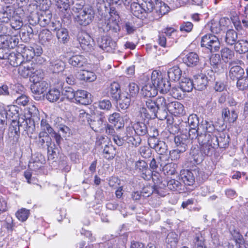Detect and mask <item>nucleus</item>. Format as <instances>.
<instances>
[{"label": "nucleus", "mask_w": 248, "mask_h": 248, "mask_svg": "<svg viewBox=\"0 0 248 248\" xmlns=\"http://www.w3.org/2000/svg\"><path fill=\"white\" fill-rule=\"evenodd\" d=\"M170 82L164 78L162 73L158 70L152 72L151 82L149 79L141 89L143 96L151 98L156 95L159 91L162 93H167L170 89Z\"/></svg>", "instance_id": "1"}, {"label": "nucleus", "mask_w": 248, "mask_h": 248, "mask_svg": "<svg viewBox=\"0 0 248 248\" xmlns=\"http://www.w3.org/2000/svg\"><path fill=\"white\" fill-rule=\"evenodd\" d=\"M74 6L72 8L74 19L76 23L83 26L90 24L94 16V12L91 7H84V2H73Z\"/></svg>", "instance_id": "2"}, {"label": "nucleus", "mask_w": 248, "mask_h": 248, "mask_svg": "<svg viewBox=\"0 0 248 248\" xmlns=\"http://www.w3.org/2000/svg\"><path fill=\"white\" fill-rule=\"evenodd\" d=\"M130 10L132 14L139 18H148L151 20L153 2L152 0H138V2L131 3Z\"/></svg>", "instance_id": "3"}, {"label": "nucleus", "mask_w": 248, "mask_h": 248, "mask_svg": "<svg viewBox=\"0 0 248 248\" xmlns=\"http://www.w3.org/2000/svg\"><path fill=\"white\" fill-rule=\"evenodd\" d=\"M218 138L210 131L207 126L204 131V136L200 135L198 138V142L202 146V151L205 155H209L215 148L221 147Z\"/></svg>", "instance_id": "4"}, {"label": "nucleus", "mask_w": 248, "mask_h": 248, "mask_svg": "<svg viewBox=\"0 0 248 248\" xmlns=\"http://www.w3.org/2000/svg\"><path fill=\"white\" fill-rule=\"evenodd\" d=\"M145 104H143V107L140 110L141 117L145 120L154 119L158 118L162 120L163 118L157 115V107L155 101L152 100L151 98H147L144 101Z\"/></svg>", "instance_id": "5"}, {"label": "nucleus", "mask_w": 248, "mask_h": 248, "mask_svg": "<svg viewBox=\"0 0 248 248\" xmlns=\"http://www.w3.org/2000/svg\"><path fill=\"white\" fill-rule=\"evenodd\" d=\"M110 93L116 100L119 99L120 107L124 109L127 108L130 104V98L126 93H120V87L117 82H113L110 86Z\"/></svg>", "instance_id": "6"}, {"label": "nucleus", "mask_w": 248, "mask_h": 248, "mask_svg": "<svg viewBox=\"0 0 248 248\" xmlns=\"http://www.w3.org/2000/svg\"><path fill=\"white\" fill-rule=\"evenodd\" d=\"M201 45L202 47H205L210 52L218 51L220 47L218 37L210 33L206 34L202 37Z\"/></svg>", "instance_id": "7"}, {"label": "nucleus", "mask_w": 248, "mask_h": 248, "mask_svg": "<svg viewBox=\"0 0 248 248\" xmlns=\"http://www.w3.org/2000/svg\"><path fill=\"white\" fill-rule=\"evenodd\" d=\"M78 41L82 49L91 52L94 49L95 43L93 39L86 32L81 31L78 35Z\"/></svg>", "instance_id": "8"}, {"label": "nucleus", "mask_w": 248, "mask_h": 248, "mask_svg": "<svg viewBox=\"0 0 248 248\" xmlns=\"http://www.w3.org/2000/svg\"><path fill=\"white\" fill-rule=\"evenodd\" d=\"M169 11V7L166 4L158 0H156L155 5L153 3V10L151 12V20L160 18Z\"/></svg>", "instance_id": "9"}, {"label": "nucleus", "mask_w": 248, "mask_h": 248, "mask_svg": "<svg viewBox=\"0 0 248 248\" xmlns=\"http://www.w3.org/2000/svg\"><path fill=\"white\" fill-rule=\"evenodd\" d=\"M27 125V120L23 116L19 118L18 122H13V124L11 125L9 129V137H13L14 141H16L19 136V127Z\"/></svg>", "instance_id": "10"}, {"label": "nucleus", "mask_w": 248, "mask_h": 248, "mask_svg": "<svg viewBox=\"0 0 248 248\" xmlns=\"http://www.w3.org/2000/svg\"><path fill=\"white\" fill-rule=\"evenodd\" d=\"M18 66L19 74L23 78H27L31 76L32 73L34 72L37 64L31 61L24 60Z\"/></svg>", "instance_id": "11"}, {"label": "nucleus", "mask_w": 248, "mask_h": 248, "mask_svg": "<svg viewBox=\"0 0 248 248\" xmlns=\"http://www.w3.org/2000/svg\"><path fill=\"white\" fill-rule=\"evenodd\" d=\"M37 8L38 5L36 3H30L28 5H26L22 9L23 11L29 15L28 20L30 24H36L40 20L37 14Z\"/></svg>", "instance_id": "12"}, {"label": "nucleus", "mask_w": 248, "mask_h": 248, "mask_svg": "<svg viewBox=\"0 0 248 248\" xmlns=\"http://www.w3.org/2000/svg\"><path fill=\"white\" fill-rule=\"evenodd\" d=\"M124 138L129 146L132 147L138 146L141 141V139L139 136L132 132L131 128H126L125 136Z\"/></svg>", "instance_id": "13"}, {"label": "nucleus", "mask_w": 248, "mask_h": 248, "mask_svg": "<svg viewBox=\"0 0 248 248\" xmlns=\"http://www.w3.org/2000/svg\"><path fill=\"white\" fill-rule=\"evenodd\" d=\"M120 16L115 8L110 7L108 15L105 19V23L109 29H116Z\"/></svg>", "instance_id": "14"}, {"label": "nucleus", "mask_w": 248, "mask_h": 248, "mask_svg": "<svg viewBox=\"0 0 248 248\" xmlns=\"http://www.w3.org/2000/svg\"><path fill=\"white\" fill-rule=\"evenodd\" d=\"M98 43L99 48L108 52L113 53L117 47L116 42L108 36H103Z\"/></svg>", "instance_id": "15"}, {"label": "nucleus", "mask_w": 248, "mask_h": 248, "mask_svg": "<svg viewBox=\"0 0 248 248\" xmlns=\"http://www.w3.org/2000/svg\"><path fill=\"white\" fill-rule=\"evenodd\" d=\"M65 66V63L62 60L52 58L49 61L48 68L51 72L58 74L63 71Z\"/></svg>", "instance_id": "16"}, {"label": "nucleus", "mask_w": 248, "mask_h": 248, "mask_svg": "<svg viewBox=\"0 0 248 248\" xmlns=\"http://www.w3.org/2000/svg\"><path fill=\"white\" fill-rule=\"evenodd\" d=\"M167 110L170 113L175 116L182 115L185 113L183 105L176 101L169 103Z\"/></svg>", "instance_id": "17"}, {"label": "nucleus", "mask_w": 248, "mask_h": 248, "mask_svg": "<svg viewBox=\"0 0 248 248\" xmlns=\"http://www.w3.org/2000/svg\"><path fill=\"white\" fill-rule=\"evenodd\" d=\"M209 80L204 74L201 73L195 75L193 79L195 88L200 91L204 90L206 88Z\"/></svg>", "instance_id": "18"}, {"label": "nucleus", "mask_w": 248, "mask_h": 248, "mask_svg": "<svg viewBox=\"0 0 248 248\" xmlns=\"http://www.w3.org/2000/svg\"><path fill=\"white\" fill-rule=\"evenodd\" d=\"M56 6L62 16L66 18L70 17L71 13L70 12L69 0H56Z\"/></svg>", "instance_id": "19"}, {"label": "nucleus", "mask_w": 248, "mask_h": 248, "mask_svg": "<svg viewBox=\"0 0 248 248\" xmlns=\"http://www.w3.org/2000/svg\"><path fill=\"white\" fill-rule=\"evenodd\" d=\"M150 146L154 149L158 154L163 155L167 151V145L165 143L162 141H159L155 137L152 138L149 140Z\"/></svg>", "instance_id": "20"}, {"label": "nucleus", "mask_w": 248, "mask_h": 248, "mask_svg": "<svg viewBox=\"0 0 248 248\" xmlns=\"http://www.w3.org/2000/svg\"><path fill=\"white\" fill-rule=\"evenodd\" d=\"M229 21L228 18L225 17L220 18L219 21L212 20L208 23L205 26L206 28L209 29L213 33H218L220 32L222 26H225V22Z\"/></svg>", "instance_id": "21"}, {"label": "nucleus", "mask_w": 248, "mask_h": 248, "mask_svg": "<svg viewBox=\"0 0 248 248\" xmlns=\"http://www.w3.org/2000/svg\"><path fill=\"white\" fill-rule=\"evenodd\" d=\"M136 168L140 172L141 176L146 180L151 179V170L148 169L147 164L143 160L136 163Z\"/></svg>", "instance_id": "22"}, {"label": "nucleus", "mask_w": 248, "mask_h": 248, "mask_svg": "<svg viewBox=\"0 0 248 248\" xmlns=\"http://www.w3.org/2000/svg\"><path fill=\"white\" fill-rule=\"evenodd\" d=\"M174 142L177 149L180 150V152H185L187 148V145L190 143V140L186 135L182 134L175 137Z\"/></svg>", "instance_id": "23"}, {"label": "nucleus", "mask_w": 248, "mask_h": 248, "mask_svg": "<svg viewBox=\"0 0 248 248\" xmlns=\"http://www.w3.org/2000/svg\"><path fill=\"white\" fill-rule=\"evenodd\" d=\"M222 117L224 122L233 123L238 118V113L233 109L230 110L227 108H224L222 110Z\"/></svg>", "instance_id": "24"}, {"label": "nucleus", "mask_w": 248, "mask_h": 248, "mask_svg": "<svg viewBox=\"0 0 248 248\" xmlns=\"http://www.w3.org/2000/svg\"><path fill=\"white\" fill-rule=\"evenodd\" d=\"M183 61L188 67H193L198 64L200 59L196 53L189 52L183 58Z\"/></svg>", "instance_id": "25"}, {"label": "nucleus", "mask_w": 248, "mask_h": 248, "mask_svg": "<svg viewBox=\"0 0 248 248\" xmlns=\"http://www.w3.org/2000/svg\"><path fill=\"white\" fill-rule=\"evenodd\" d=\"M69 63L73 67H82L87 64V60L82 55H76L72 56L68 60Z\"/></svg>", "instance_id": "26"}, {"label": "nucleus", "mask_w": 248, "mask_h": 248, "mask_svg": "<svg viewBox=\"0 0 248 248\" xmlns=\"http://www.w3.org/2000/svg\"><path fill=\"white\" fill-rule=\"evenodd\" d=\"M33 84L31 86V90L35 93L41 94L44 93L48 87L47 83L44 80L39 81L34 79L33 80Z\"/></svg>", "instance_id": "27"}, {"label": "nucleus", "mask_w": 248, "mask_h": 248, "mask_svg": "<svg viewBox=\"0 0 248 248\" xmlns=\"http://www.w3.org/2000/svg\"><path fill=\"white\" fill-rule=\"evenodd\" d=\"M117 154L116 149L111 143L105 144L103 148L102 155L108 160L113 159Z\"/></svg>", "instance_id": "28"}, {"label": "nucleus", "mask_w": 248, "mask_h": 248, "mask_svg": "<svg viewBox=\"0 0 248 248\" xmlns=\"http://www.w3.org/2000/svg\"><path fill=\"white\" fill-rule=\"evenodd\" d=\"M126 128H131L132 132L138 136H144L148 133L147 127L144 123L137 122Z\"/></svg>", "instance_id": "29"}, {"label": "nucleus", "mask_w": 248, "mask_h": 248, "mask_svg": "<svg viewBox=\"0 0 248 248\" xmlns=\"http://www.w3.org/2000/svg\"><path fill=\"white\" fill-rule=\"evenodd\" d=\"M90 94L84 90H78L76 92L75 101L82 105H87L90 102Z\"/></svg>", "instance_id": "30"}, {"label": "nucleus", "mask_w": 248, "mask_h": 248, "mask_svg": "<svg viewBox=\"0 0 248 248\" xmlns=\"http://www.w3.org/2000/svg\"><path fill=\"white\" fill-rule=\"evenodd\" d=\"M238 34L233 29H229L227 31L224 37L225 43L229 46L234 45L237 40Z\"/></svg>", "instance_id": "31"}, {"label": "nucleus", "mask_w": 248, "mask_h": 248, "mask_svg": "<svg viewBox=\"0 0 248 248\" xmlns=\"http://www.w3.org/2000/svg\"><path fill=\"white\" fill-rule=\"evenodd\" d=\"M180 177L186 185L191 186L195 182V178L193 173L187 170H184L180 172Z\"/></svg>", "instance_id": "32"}, {"label": "nucleus", "mask_w": 248, "mask_h": 248, "mask_svg": "<svg viewBox=\"0 0 248 248\" xmlns=\"http://www.w3.org/2000/svg\"><path fill=\"white\" fill-rule=\"evenodd\" d=\"M7 61L10 65L16 67L22 63L24 60L20 53L10 52Z\"/></svg>", "instance_id": "33"}, {"label": "nucleus", "mask_w": 248, "mask_h": 248, "mask_svg": "<svg viewBox=\"0 0 248 248\" xmlns=\"http://www.w3.org/2000/svg\"><path fill=\"white\" fill-rule=\"evenodd\" d=\"M108 121L113 124L118 129H120L124 126V122L123 117L119 113L114 112L110 115L108 117Z\"/></svg>", "instance_id": "34"}, {"label": "nucleus", "mask_w": 248, "mask_h": 248, "mask_svg": "<svg viewBox=\"0 0 248 248\" xmlns=\"http://www.w3.org/2000/svg\"><path fill=\"white\" fill-rule=\"evenodd\" d=\"M52 30L56 31L57 38L60 43L65 44L69 41V36L66 29L61 28L57 30V28H55Z\"/></svg>", "instance_id": "35"}, {"label": "nucleus", "mask_w": 248, "mask_h": 248, "mask_svg": "<svg viewBox=\"0 0 248 248\" xmlns=\"http://www.w3.org/2000/svg\"><path fill=\"white\" fill-rule=\"evenodd\" d=\"M16 14H17L15 13L13 7L6 6L3 9L0 19L3 20L4 22L9 23Z\"/></svg>", "instance_id": "36"}, {"label": "nucleus", "mask_w": 248, "mask_h": 248, "mask_svg": "<svg viewBox=\"0 0 248 248\" xmlns=\"http://www.w3.org/2000/svg\"><path fill=\"white\" fill-rule=\"evenodd\" d=\"M78 78L82 81L93 82L96 79V76L92 71L82 70L78 74Z\"/></svg>", "instance_id": "37"}, {"label": "nucleus", "mask_w": 248, "mask_h": 248, "mask_svg": "<svg viewBox=\"0 0 248 248\" xmlns=\"http://www.w3.org/2000/svg\"><path fill=\"white\" fill-rule=\"evenodd\" d=\"M182 76V71L177 66H175L169 69L168 76L170 80L178 81Z\"/></svg>", "instance_id": "38"}, {"label": "nucleus", "mask_w": 248, "mask_h": 248, "mask_svg": "<svg viewBox=\"0 0 248 248\" xmlns=\"http://www.w3.org/2000/svg\"><path fill=\"white\" fill-rule=\"evenodd\" d=\"M53 37L51 32L46 29L43 30L39 35L40 43L43 45H47L50 44Z\"/></svg>", "instance_id": "39"}, {"label": "nucleus", "mask_w": 248, "mask_h": 248, "mask_svg": "<svg viewBox=\"0 0 248 248\" xmlns=\"http://www.w3.org/2000/svg\"><path fill=\"white\" fill-rule=\"evenodd\" d=\"M244 74V71L240 66H232L230 70L229 76L233 80H236L242 77Z\"/></svg>", "instance_id": "40"}, {"label": "nucleus", "mask_w": 248, "mask_h": 248, "mask_svg": "<svg viewBox=\"0 0 248 248\" xmlns=\"http://www.w3.org/2000/svg\"><path fill=\"white\" fill-rule=\"evenodd\" d=\"M190 161L193 164H199L202 162L203 157L201 151L198 149H194L192 150L190 153Z\"/></svg>", "instance_id": "41"}, {"label": "nucleus", "mask_w": 248, "mask_h": 248, "mask_svg": "<svg viewBox=\"0 0 248 248\" xmlns=\"http://www.w3.org/2000/svg\"><path fill=\"white\" fill-rule=\"evenodd\" d=\"M62 93L60 90L57 88L50 89L46 94V98L50 102L57 101L60 98Z\"/></svg>", "instance_id": "42"}, {"label": "nucleus", "mask_w": 248, "mask_h": 248, "mask_svg": "<svg viewBox=\"0 0 248 248\" xmlns=\"http://www.w3.org/2000/svg\"><path fill=\"white\" fill-rule=\"evenodd\" d=\"M192 248H206L204 238L201 232L195 234L192 241Z\"/></svg>", "instance_id": "43"}, {"label": "nucleus", "mask_w": 248, "mask_h": 248, "mask_svg": "<svg viewBox=\"0 0 248 248\" xmlns=\"http://www.w3.org/2000/svg\"><path fill=\"white\" fill-rule=\"evenodd\" d=\"M18 108L16 105L9 106L7 107L5 110H3V113L5 114L8 119L16 118L18 116Z\"/></svg>", "instance_id": "44"}, {"label": "nucleus", "mask_w": 248, "mask_h": 248, "mask_svg": "<svg viewBox=\"0 0 248 248\" xmlns=\"http://www.w3.org/2000/svg\"><path fill=\"white\" fill-rule=\"evenodd\" d=\"M235 51L239 54L245 53L248 51V41L245 40H240L234 44Z\"/></svg>", "instance_id": "45"}, {"label": "nucleus", "mask_w": 248, "mask_h": 248, "mask_svg": "<svg viewBox=\"0 0 248 248\" xmlns=\"http://www.w3.org/2000/svg\"><path fill=\"white\" fill-rule=\"evenodd\" d=\"M195 88L193 80L188 78H184L180 83V88L185 92H189Z\"/></svg>", "instance_id": "46"}, {"label": "nucleus", "mask_w": 248, "mask_h": 248, "mask_svg": "<svg viewBox=\"0 0 248 248\" xmlns=\"http://www.w3.org/2000/svg\"><path fill=\"white\" fill-rule=\"evenodd\" d=\"M169 103H170L169 98L166 99L164 96L158 97L155 101L157 109L159 108H162L164 111L165 115L162 117L163 118H166L167 117V112L166 110L168 109V104Z\"/></svg>", "instance_id": "47"}, {"label": "nucleus", "mask_w": 248, "mask_h": 248, "mask_svg": "<svg viewBox=\"0 0 248 248\" xmlns=\"http://www.w3.org/2000/svg\"><path fill=\"white\" fill-rule=\"evenodd\" d=\"M10 22L9 25L11 29H13L14 33L15 31L20 29L23 26L22 19L18 14H16Z\"/></svg>", "instance_id": "48"}, {"label": "nucleus", "mask_w": 248, "mask_h": 248, "mask_svg": "<svg viewBox=\"0 0 248 248\" xmlns=\"http://www.w3.org/2000/svg\"><path fill=\"white\" fill-rule=\"evenodd\" d=\"M204 126L202 125H201L200 126L197 128H190L189 129L188 136L190 141L194 140L197 139L198 141V138L200 135L204 136V133L203 134L202 132H201V129H203Z\"/></svg>", "instance_id": "49"}, {"label": "nucleus", "mask_w": 248, "mask_h": 248, "mask_svg": "<svg viewBox=\"0 0 248 248\" xmlns=\"http://www.w3.org/2000/svg\"><path fill=\"white\" fill-rule=\"evenodd\" d=\"M139 92V86L136 83L132 82L129 84L127 91L124 93H126L128 97H130L131 102L133 98L137 95Z\"/></svg>", "instance_id": "50"}, {"label": "nucleus", "mask_w": 248, "mask_h": 248, "mask_svg": "<svg viewBox=\"0 0 248 248\" xmlns=\"http://www.w3.org/2000/svg\"><path fill=\"white\" fill-rule=\"evenodd\" d=\"M220 53L221 58L225 62H228L234 56V53L233 50L227 47L222 48Z\"/></svg>", "instance_id": "51"}, {"label": "nucleus", "mask_w": 248, "mask_h": 248, "mask_svg": "<svg viewBox=\"0 0 248 248\" xmlns=\"http://www.w3.org/2000/svg\"><path fill=\"white\" fill-rule=\"evenodd\" d=\"M177 165L176 163L171 162L165 165L163 168V171L165 175H172L176 172Z\"/></svg>", "instance_id": "52"}, {"label": "nucleus", "mask_w": 248, "mask_h": 248, "mask_svg": "<svg viewBox=\"0 0 248 248\" xmlns=\"http://www.w3.org/2000/svg\"><path fill=\"white\" fill-rule=\"evenodd\" d=\"M21 54L22 55L23 60L31 61L34 56V48L32 47H24Z\"/></svg>", "instance_id": "53"}, {"label": "nucleus", "mask_w": 248, "mask_h": 248, "mask_svg": "<svg viewBox=\"0 0 248 248\" xmlns=\"http://www.w3.org/2000/svg\"><path fill=\"white\" fill-rule=\"evenodd\" d=\"M30 214V211L29 210L22 208L16 211V216L19 221L24 222L28 219Z\"/></svg>", "instance_id": "54"}, {"label": "nucleus", "mask_w": 248, "mask_h": 248, "mask_svg": "<svg viewBox=\"0 0 248 248\" xmlns=\"http://www.w3.org/2000/svg\"><path fill=\"white\" fill-rule=\"evenodd\" d=\"M7 34L12 35L14 34L13 29H11L9 23L3 21L0 19V34Z\"/></svg>", "instance_id": "55"}, {"label": "nucleus", "mask_w": 248, "mask_h": 248, "mask_svg": "<svg viewBox=\"0 0 248 248\" xmlns=\"http://www.w3.org/2000/svg\"><path fill=\"white\" fill-rule=\"evenodd\" d=\"M178 242L177 234L173 232L169 233L166 238L167 246L170 247H175Z\"/></svg>", "instance_id": "56"}, {"label": "nucleus", "mask_w": 248, "mask_h": 248, "mask_svg": "<svg viewBox=\"0 0 248 248\" xmlns=\"http://www.w3.org/2000/svg\"><path fill=\"white\" fill-rule=\"evenodd\" d=\"M37 65L35 67V70H34V72H32L31 74V81L33 82V79H34V81L37 80L38 81H42L43 77H44V73L41 69H37Z\"/></svg>", "instance_id": "57"}, {"label": "nucleus", "mask_w": 248, "mask_h": 248, "mask_svg": "<svg viewBox=\"0 0 248 248\" xmlns=\"http://www.w3.org/2000/svg\"><path fill=\"white\" fill-rule=\"evenodd\" d=\"M210 62L211 65L213 66V68H214L215 70L221 66V63L219 55L215 54L214 55H212L210 58Z\"/></svg>", "instance_id": "58"}, {"label": "nucleus", "mask_w": 248, "mask_h": 248, "mask_svg": "<svg viewBox=\"0 0 248 248\" xmlns=\"http://www.w3.org/2000/svg\"><path fill=\"white\" fill-rule=\"evenodd\" d=\"M237 87L240 90H244L248 87V77H241L237 79Z\"/></svg>", "instance_id": "59"}, {"label": "nucleus", "mask_w": 248, "mask_h": 248, "mask_svg": "<svg viewBox=\"0 0 248 248\" xmlns=\"http://www.w3.org/2000/svg\"><path fill=\"white\" fill-rule=\"evenodd\" d=\"M8 47L14 48L17 45L19 42L18 36L14 34L9 35L8 36Z\"/></svg>", "instance_id": "60"}, {"label": "nucleus", "mask_w": 248, "mask_h": 248, "mask_svg": "<svg viewBox=\"0 0 248 248\" xmlns=\"http://www.w3.org/2000/svg\"><path fill=\"white\" fill-rule=\"evenodd\" d=\"M188 124L190 128H198L199 120L196 115H190L188 118Z\"/></svg>", "instance_id": "61"}, {"label": "nucleus", "mask_w": 248, "mask_h": 248, "mask_svg": "<svg viewBox=\"0 0 248 248\" xmlns=\"http://www.w3.org/2000/svg\"><path fill=\"white\" fill-rule=\"evenodd\" d=\"M231 19L235 28L238 31H239L242 29L241 22L239 19V16L237 15L236 14L232 15L231 17Z\"/></svg>", "instance_id": "62"}, {"label": "nucleus", "mask_w": 248, "mask_h": 248, "mask_svg": "<svg viewBox=\"0 0 248 248\" xmlns=\"http://www.w3.org/2000/svg\"><path fill=\"white\" fill-rule=\"evenodd\" d=\"M13 221V218L11 216H8L3 223V226L8 230L12 231L14 226Z\"/></svg>", "instance_id": "63"}, {"label": "nucleus", "mask_w": 248, "mask_h": 248, "mask_svg": "<svg viewBox=\"0 0 248 248\" xmlns=\"http://www.w3.org/2000/svg\"><path fill=\"white\" fill-rule=\"evenodd\" d=\"M100 248H123L113 241H110L105 243L99 244Z\"/></svg>", "instance_id": "64"}]
</instances>
